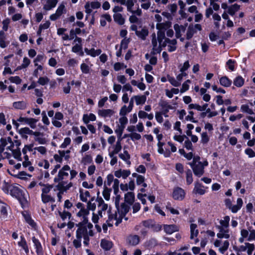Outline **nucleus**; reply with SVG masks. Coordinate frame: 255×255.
I'll return each instance as SVG.
<instances>
[{"label": "nucleus", "instance_id": "nucleus-11", "mask_svg": "<svg viewBox=\"0 0 255 255\" xmlns=\"http://www.w3.org/2000/svg\"><path fill=\"white\" fill-rule=\"evenodd\" d=\"M164 148L163 147V152H158L160 154H162L166 157H168L171 155L172 152H175L177 150V148L173 143L171 141H168L166 144L164 143Z\"/></svg>", "mask_w": 255, "mask_h": 255}, {"label": "nucleus", "instance_id": "nucleus-2", "mask_svg": "<svg viewBox=\"0 0 255 255\" xmlns=\"http://www.w3.org/2000/svg\"><path fill=\"white\" fill-rule=\"evenodd\" d=\"M22 151L25 154L22 165L24 167L26 168L31 164V162L29 160L28 156L26 154L27 151L30 153L32 157L38 158L46 155L47 149L43 146H35L34 143H30L25 145Z\"/></svg>", "mask_w": 255, "mask_h": 255}, {"label": "nucleus", "instance_id": "nucleus-5", "mask_svg": "<svg viewBox=\"0 0 255 255\" xmlns=\"http://www.w3.org/2000/svg\"><path fill=\"white\" fill-rule=\"evenodd\" d=\"M189 164L195 175L200 177L204 174V168L208 165V162L206 159L201 161L200 157L197 156L193 157L192 161Z\"/></svg>", "mask_w": 255, "mask_h": 255}, {"label": "nucleus", "instance_id": "nucleus-15", "mask_svg": "<svg viewBox=\"0 0 255 255\" xmlns=\"http://www.w3.org/2000/svg\"><path fill=\"white\" fill-rule=\"evenodd\" d=\"M255 249V246L254 244L246 242L244 245L239 246L238 251L240 252H247L248 255H252Z\"/></svg>", "mask_w": 255, "mask_h": 255}, {"label": "nucleus", "instance_id": "nucleus-17", "mask_svg": "<svg viewBox=\"0 0 255 255\" xmlns=\"http://www.w3.org/2000/svg\"><path fill=\"white\" fill-rule=\"evenodd\" d=\"M34 140L40 144H45L48 142L45 134L39 131H34L33 135Z\"/></svg>", "mask_w": 255, "mask_h": 255}, {"label": "nucleus", "instance_id": "nucleus-42", "mask_svg": "<svg viewBox=\"0 0 255 255\" xmlns=\"http://www.w3.org/2000/svg\"><path fill=\"white\" fill-rule=\"evenodd\" d=\"M12 146L11 148H13ZM10 151L11 152V156L14 159H17L18 161H21V152L20 149L18 147H16L15 148H9Z\"/></svg>", "mask_w": 255, "mask_h": 255}, {"label": "nucleus", "instance_id": "nucleus-3", "mask_svg": "<svg viewBox=\"0 0 255 255\" xmlns=\"http://www.w3.org/2000/svg\"><path fill=\"white\" fill-rule=\"evenodd\" d=\"M129 211V206L122 203L120 209L115 213H110L109 215L107 223L108 227H113L114 225L118 226L122 221L123 219Z\"/></svg>", "mask_w": 255, "mask_h": 255}, {"label": "nucleus", "instance_id": "nucleus-4", "mask_svg": "<svg viewBox=\"0 0 255 255\" xmlns=\"http://www.w3.org/2000/svg\"><path fill=\"white\" fill-rule=\"evenodd\" d=\"M151 42L153 46V50L156 53L160 52L162 50V47H164L167 45L168 50L169 52L174 51L176 49L177 41L175 39L170 40L166 38L162 42H157L155 34L153 33L152 34Z\"/></svg>", "mask_w": 255, "mask_h": 255}, {"label": "nucleus", "instance_id": "nucleus-12", "mask_svg": "<svg viewBox=\"0 0 255 255\" xmlns=\"http://www.w3.org/2000/svg\"><path fill=\"white\" fill-rule=\"evenodd\" d=\"M127 6L128 11L132 14H136L137 16H141L142 14L141 9L137 6H134V2L133 0H129L125 5Z\"/></svg>", "mask_w": 255, "mask_h": 255}, {"label": "nucleus", "instance_id": "nucleus-8", "mask_svg": "<svg viewBox=\"0 0 255 255\" xmlns=\"http://www.w3.org/2000/svg\"><path fill=\"white\" fill-rule=\"evenodd\" d=\"M8 193L12 196L17 199L22 206L24 205L26 203V200L24 197L22 191L18 187L9 185L8 187Z\"/></svg>", "mask_w": 255, "mask_h": 255}, {"label": "nucleus", "instance_id": "nucleus-34", "mask_svg": "<svg viewBox=\"0 0 255 255\" xmlns=\"http://www.w3.org/2000/svg\"><path fill=\"white\" fill-rule=\"evenodd\" d=\"M90 193L88 191L83 189L79 190V197L82 202H87L88 199L90 198Z\"/></svg>", "mask_w": 255, "mask_h": 255}, {"label": "nucleus", "instance_id": "nucleus-27", "mask_svg": "<svg viewBox=\"0 0 255 255\" xmlns=\"http://www.w3.org/2000/svg\"><path fill=\"white\" fill-rule=\"evenodd\" d=\"M9 44V42L7 40L5 32L3 31H0V47L5 48Z\"/></svg>", "mask_w": 255, "mask_h": 255}, {"label": "nucleus", "instance_id": "nucleus-43", "mask_svg": "<svg viewBox=\"0 0 255 255\" xmlns=\"http://www.w3.org/2000/svg\"><path fill=\"white\" fill-rule=\"evenodd\" d=\"M219 230V233L217 234V236L218 238H225L229 239L230 237L229 234V230L224 228H218Z\"/></svg>", "mask_w": 255, "mask_h": 255}, {"label": "nucleus", "instance_id": "nucleus-59", "mask_svg": "<svg viewBox=\"0 0 255 255\" xmlns=\"http://www.w3.org/2000/svg\"><path fill=\"white\" fill-rule=\"evenodd\" d=\"M125 128L120 126H117L116 129L115 130V132L116 133L118 137V139L122 140V134L123 133L124 129Z\"/></svg>", "mask_w": 255, "mask_h": 255}, {"label": "nucleus", "instance_id": "nucleus-18", "mask_svg": "<svg viewBox=\"0 0 255 255\" xmlns=\"http://www.w3.org/2000/svg\"><path fill=\"white\" fill-rule=\"evenodd\" d=\"M146 99L145 95H138L132 96L129 102L133 104L134 101L136 106L143 105L145 103Z\"/></svg>", "mask_w": 255, "mask_h": 255}, {"label": "nucleus", "instance_id": "nucleus-41", "mask_svg": "<svg viewBox=\"0 0 255 255\" xmlns=\"http://www.w3.org/2000/svg\"><path fill=\"white\" fill-rule=\"evenodd\" d=\"M174 28L175 30L176 36L177 38H179L181 36L182 33L185 32L186 26L180 25L178 24H175L174 25Z\"/></svg>", "mask_w": 255, "mask_h": 255}, {"label": "nucleus", "instance_id": "nucleus-35", "mask_svg": "<svg viewBox=\"0 0 255 255\" xmlns=\"http://www.w3.org/2000/svg\"><path fill=\"white\" fill-rule=\"evenodd\" d=\"M39 185L41 186V195L49 194L53 188V186L48 184H44L40 182Z\"/></svg>", "mask_w": 255, "mask_h": 255}, {"label": "nucleus", "instance_id": "nucleus-44", "mask_svg": "<svg viewBox=\"0 0 255 255\" xmlns=\"http://www.w3.org/2000/svg\"><path fill=\"white\" fill-rule=\"evenodd\" d=\"M230 221V218L229 216H225L223 219L220 221L219 223L220 226L218 227V228H224L229 229Z\"/></svg>", "mask_w": 255, "mask_h": 255}, {"label": "nucleus", "instance_id": "nucleus-28", "mask_svg": "<svg viewBox=\"0 0 255 255\" xmlns=\"http://www.w3.org/2000/svg\"><path fill=\"white\" fill-rule=\"evenodd\" d=\"M100 246L104 250L109 251L112 248L113 244L112 241L103 239L101 241Z\"/></svg>", "mask_w": 255, "mask_h": 255}, {"label": "nucleus", "instance_id": "nucleus-30", "mask_svg": "<svg viewBox=\"0 0 255 255\" xmlns=\"http://www.w3.org/2000/svg\"><path fill=\"white\" fill-rule=\"evenodd\" d=\"M133 108V104L132 103V102H129L128 106L124 105L121 108L120 111V115L126 116L127 114L132 111Z\"/></svg>", "mask_w": 255, "mask_h": 255}, {"label": "nucleus", "instance_id": "nucleus-40", "mask_svg": "<svg viewBox=\"0 0 255 255\" xmlns=\"http://www.w3.org/2000/svg\"><path fill=\"white\" fill-rule=\"evenodd\" d=\"M119 156L121 159L124 160L128 166L130 165V156L127 150H124L123 153H120Z\"/></svg>", "mask_w": 255, "mask_h": 255}, {"label": "nucleus", "instance_id": "nucleus-48", "mask_svg": "<svg viewBox=\"0 0 255 255\" xmlns=\"http://www.w3.org/2000/svg\"><path fill=\"white\" fill-rule=\"evenodd\" d=\"M96 120V116L92 113L89 115L84 114L83 116V121L85 124H88L90 121H95Z\"/></svg>", "mask_w": 255, "mask_h": 255}, {"label": "nucleus", "instance_id": "nucleus-20", "mask_svg": "<svg viewBox=\"0 0 255 255\" xmlns=\"http://www.w3.org/2000/svg\"><path fill=\"white\" fill-rule=\"evenodd\" d=\"M101 6V3L98 1L87 2L85 5V12L90 14L93 9H98Z\"/></svg>", "mask_w": 255, "mask_h": 255}, {"label": "nucleus", "instance_id": "nucleus-23", "mask_svg": "<svg viewBox=\"0 0 255 255\" xmlns=\"http://www.w3.org/2000/svg\"><path fill=\"white\" fill-rule=\"evenodd\" d=\"M86 63H82L80 65V69L83 74H87L90 73L91 67L92 64H91L89 58H87L85 60Z\"/></svg>", "mask_w": 255, "mask_h": 255}, {"label": "nucleus", "instance_id": "nucleus-13", "mask_svg": "<svg viewBox=\"0 0 255 255\" xmlns=\"http://www.w3.org/2000/svg\"><path fill=\"white\" fill-rule=\"evenodd\" d=\"M226 204L232 212L236 213L241 209L243 205V201L241 198H239L237 200V204L233 205L230 199H227Z\"/></svg>", "mask_w": 255, "mask_h": 255}, {"label": "nucleus", "instance_id": "nucleus-51", "mask_svg": "<svg viewBox=\"0 0 255 255\" xmlns=\"http://www.w3.org/2000/svg\"><path fill=\"white\" fill-rule=\"evenodd\" d=\"M199 233L197 229V226L195 224H191L190 225V239H193L194 237H196Z\"/></svg>", "mask_w": 255, "mask_h": 255}, {"label": "nucleus", "instance_id": "nucleus-24", "mask_svg": "<svg viewBox=\"0 0 255 255\" xmlns=\"http://www.w3.org/2000/svg\"><path fill=\"white\" fill-rule=\"evenodd\" d=\"M57 0H44L43 1V9L50 10L55 7L57 3Z\"/></svg>", "mask_w": 255, "mask_h": 255}, {"label": "nucleus", "instance_id": "nucleus-50", "mask_svg": "<svg viewBox=\"0 0 255 255\" xmlns=\"http://www.w3.org/2000/svg\"><path fill=\"white\" fill-rule=\"evenodd\" d=\"M112 18L110 14L107 13L103 14L100 18V24L102 26H105L107 22H110Z\"/></svg>", "mask_w": 255, "mask_h": 255}, {"label": "nucleus", "instance_id": "nucleus-26", "mask_svg": "<svg viewBox=\"0 0 255 255\" xmlns=\"http://www.w3.org/2000/svg\"><path fill=\"white\" fill-rule=\"evenodd\" d=\"M159 106L161 108V112H160L163 114L164 117H167V113L169 112V110L172 109V107L165 101L160 103Z\"/></svg>", "mask_w": 255, "mask_h": 255}, {"label": "nucleus", "instance_id": "nucleus-38", "mask_svg": "<svg viewBox=\"0 0 255 255\" xmlns=\"http://www.w3.org/2000/svg\"><path fill=\"white\" fill-rule=\"evenodd\" d=\"M84 50L87 55L93 57L100 55L102 53V50L100 49H95L94 48H91L89 49L85 48Z\"/></svg>", "mask_w": 255, "mask_h": 255}, {"label": "nucleus", "instance_id": "nucleus-49", "mask_svg": "<svg viewBox=\"0 0 255 255\" xmlns=\"http://www.w3.org/2000/svg\"><path fill=\"white\" fill-rule=\"evenodd\" d=\"M220 84L225 87H230L232 83L231 80L229 79L227 76H223L219 79Z\"/></svg>", "mask_w": 255, "mask_h": 255}, {"label": "nucleus", "instance_id": "nucleus-46", "mask_svg": "<svg viewBox=\"0 0 255 255\" xmlns=\"http://www.w3.org/2000/svg\"><path fill=\"white\" fill-rule=\"evenodd\" d=\"M122 140L118 139L115 145L113 146V150L112 151H109V153H112V156L113 154H118L122 148V144H121Z\"/></svg>", "mask_w": 255, "mask_h": 255}, {"label": "nucleus", "instance_id": "nucleus-36", "mask_svg": "<svg viewBox=\"0 0 255 255\" xmlns=\"http://www.w3.org/2000/svg\"><path fill=\"white\" fill-rule=\"evenodd\" d=\"M96 201L98 203V207L99 208L98 212H100L102 214V212L105 211L107 210L108 206L107 204H106L103 200V199L100 198H97L96 199Z\"/></svg>", "mask_w": 255, "mask_h": 255}, {"label": "nucleus", "instance_id": "nucleus-56", "mask_svg": "<svg viewBox=\"0 0 255 255\" xmlns=\"http://www.w3.org/2000/svg\"><path fill=\"white\" fill-rule=\"evenodd\" d=\"M245 83L244 79L241 76H238L234 80V85L237 87H241Z\"/></svg>", "mask_w": 255, "mask_h": 255}, {"label": "nucleus", "instance_id": "nucleus-21", "mask_svg": "<svg viewBox=\"0 0 255 255\" xmlns=\"http://www.w3.org/2000/svg\"><path fill=\"white\" fill-rule=\"evenodd\" d=\"M208 189L207 187H205L201 183L196 182L195 183V187L193 192L195 194H198L201 195H204L206 192V190Z\"/></svg>", "mask_w": 255, "mask_h": 255}, {"label": "nucleus", "instance_id": "nucleus-29", "mask_svg": "<svg viewBox=\"0 0 255 255\" xmlns=\"http://www.w3.org/2000/svg\"><path fill=\"white\" fill-rule=\"evenodd\" d=\"M130 174L129 170L119 169L115 172L114 175L117 178L122 177L123 179L127 178Z\"/></svg>", "mask_w": 255, "mask_h": 255}, {"label": "nucleus", "instance_id": "nucleus-64", "mask_svg": "<svg viewBox=\"0 0 255 255\" xmlns=\"http://www.w3.org/2000/svg\"><path fill=\"white\" fill-rule=\"evenodd\" d=\"M59 214L61 218L63 221L67 219H70L71 217V213L65 210H64L62 212H59Z\"/></svg>", "mask_w": 255, "mask_h": 255}, {"label": "nucleus", "instance_id": "nucleus-63", "mask_svg": "<svg viewBox=\"0 0 255 255\" xmlns=\"http://www.w3.org/2000/svg\"><path fill=\"white\" fill-rule=\"evenodd\" d=\"M136 182L137 185H141L144 188L147 187V184L145 183V178L142 175L137 176Z\"/></svg>", "mask_w": 255, "mask_h": 255}, {"label": "nucleus", "instance_id": "nucleus-37", "mask_svg": "<svg viewBox=\"0 0 255 255\" xmlns=\"http://www.w3.org/2000/svg\"><path fill=\"white\" fill-rule=\"evenodd\" d=\"M34 131L30 129L29 128L25 127L21 128L19 130V133L21 136L24 138H27V135H33Z\"/></svg>", "mask_w": 255, "mask_h": 255}, {"label": "nucleus", "instance_id": "nucleus-62", "mask_svg": "<svg viewBox=\"0 0 255 255\" xmlns=\"http://www.w3.org/2000/svg\"><path fill=\"white\" fill-rule=\"evenodd\" d=\"M239 9L240 5L237 4H234L228 8V12L229 14L233 16Z\"/></svg>", "mask_w": 255, "mask_h": 255}, {"label": "nucleus", "instance_id": "nucleus-16", "mask_svg": "<svg viewBox=\"0 0 255 255\" xmlns=\"http://www.w3.org/2000/svg\"><path fill=\"white\" fill-rule=\"evenodd\" d=\"M185 196V191L180 187H176L173 189L172 197L174 200L181 201Z\"/></svg>", "mask_w": 255, "mask_h": 255}, {"label": "nucleus", "instance_id": "nucleus-54", "mask_svg": "<svg viewBox=\"0 0 255 255\" xmlns=\"http://www.w3.org/2000/svg\"><path fill=\"white\" fill-rule=\"evenodd\" d=\"M20 241L18 242V245L21 247L26 253L29 252V249L26 241L23 236L20 237Z\"/></svg>", "mask_w": 255, "mask_h": 255}, {"label": "nucleus", "instance_id": "nucleus-45", "mask_svg": "<svg viewBox=\"0 0 255 255\" xmlns=\"http://www.w3.org/2000/svg\"><path fill=\"white\" fill-rule=\"evenodd\" d=\"M27 106V103L24 101L14 102L12 104L13 108L16 110H24Z\"/></svg>", "mask_w": 255, "mask_h": 255}, {"label": "nucleus", "instance_id": "nucleus-58", "mask_svg": "<svg viewBox=\"0 0 255 255\" xmlns=\"http://www.w3.org/2000/svg\"><path fill=\"white\" fill-rule=\"evenodd\" d=\"M41 200L43 203H53L55 202L54 198L49 194L41 195Z\"/></svg>", "mask_w": 255, "mask_h": 255}, {"label": "nucleus", "instance_id": "nucleus-55", "mask_svg": "<svg viewBox=\"0 0 255 255\" xmlns=\"http://www.w3.org/2000/svg\"><path fill=\"white\" fill-rule=\"evenodd\" d=\"M148 31L147 29L145 28H141L136 31V35L140 38L144 39L146 36L148 35Z\"/></svg>", "mask_w": 255, "mask_h": 255}, {"label": "nucleus", "instance_id": "nucleus-6", "mask_svg": "<svg viewBox=\"0 0 255 255\" xmlns=\"http://www.w3.org/2000/svg\"><path fill=\"white\" fill-rule=\"evenodd\" d=\"M77 226L78 228L76 233V237L82 238L83 236L87 234H89L91 237L93 236L94 233L92 230L93 226L91 223L81 222L77 224Z\"/></svg>", "mask_w": 255, "mask_h": 255}, {"label": "nucleus", "instance_id": "nucleus-52", "mask_svg": "<svg viewBox=\"0 0 255 255\" xmlns=\"http://www.w3.org/2000/svg\"><path fill=\"white\" fill-rule=\"evenodd\" d=\"M156 138L158 140L157 143V151L158 152H161L163 153V146L164 145V143L161 141V140L163 138V135L161 133H159L158 134L156 135Z\"/></svg>", "mask_w": 255, "mask_h": 255}, {"label": "nucleus", "instance_id": "nucleus-57", "mask_svg": "<svg viewBox=\"0 0 255 255\" xmlns=\"http://www.w3.org/2000/svg\"><path fill=\"white\" fill-rule=\"evenodd\" d=\"M113 17L115 21L118 24L122 25L125 23V19L121 14L119 13H115Z\"/></svg>", "mask_w": 255, "mask_h": 255}, {"label": "nucleus", "instance_id": "nucleus-53", "mask_svg": "<svg viewBox=\"0 0 255 255\" xmlns=\"http://www.w3.org/2000/svg\"><path fill=\"white\" fill-rule=\"evenodd\" d=\"M24 218V219L26 222L29 225L30 227L34 229H36V224L35 223L33 220L32 219L31 216L28 214H23V215Z\"/></svg>", "mask_w": 255, "mask_h": 255}, {"label": "nucleus", "instance_id": "nucleus-19", "mask_svg": "<svg viewBox=\"0 0 255 255\" xmlns=\"http://www.w3.org/2000/svg\"><path fill=\"white\" fill-rule=\"evenodd\" d=\"M65 7L64 4H61L58 7L55 13L51 14L50 16V20L52 21H55L58 19L63 13L65 11Z\"/></svg>", "mask_w": 255, "mask_h": 255}, {"label": "nucleus", "instance_id": "nucleus-31", "mask_svg": "<svg viewBox=\"0 0 255 255\" xmlns=\"http://www.w3.org/2000/svg\"><path fill=\"white\" fill-rule=\"evenodd\" d=\"M164 232L168 234H171L179 231V227L175 225H164L163 226Z\"/></svg>", "mask_w": 255, "mask_h": 255}, {"label": "nucleus", "instance_id": "nucleus-10", "mask_svg": "<svg viewBox=\"0 0 255 255\" xmlns=\"http://www.w3.org/2000/svg\"><path fill=\"white\" fill-rule=\"evenodd\" d=\"M21 166L20 163H17L15 164L13 167H9L7 169V172L10 174L11 175L15 177L16 178L21 179H25L26 178V177L28 176V174H27L24 171L19 172L17 174H15V170H19Z\"/></svg>", "mask_w": 255, "mask_h": 255}, {"label": "nucleus", "instance_id": "nucleus-60", "mask_svg": "<svg viewBox=\"0 0 255 255\" xmlns=\"http://www.w3.org/2000/svg\"><path fill=\"white\" fill-rule=\"evenodd\" d=\"M249 236V231L246 229H242L241 231V237L239 239V241L243 243L245 239H247Z\"/></svg>", "mask_w": 255, "mask_h": 255}, {"label": "nucleus", "instance_id": "nucleus-61", "mask_svg": "<svg viewBox=\"0 0 255 255\" xmlns=\"http://www.w3.org/2000/svg\"><path fill=\"white\" fill-rule=\"evenodd\" d=\"M190 65L188 60L186 61L183 64L179 66V71L180 72L186 73V71L189 68Z\"/></svg>", "mask_w": 255, "mask_h": 255}, {"label": "nucleus", "instance_id": "nucleus-25", "mask_svg": "<svg viewBox=\"0 0 255 255\" xmlns=\"http://www.w3.org/2000/svg\"><path fill=\"white\" fill-rule=\"evenodd\" d=\"M114 114L115 111L112 109H101L98 111L99 116L104 118H110Z\"/></svg>", "mask_w": 255, "mask_h": 255}, {"label": "nucleus", "instance_id": "nucleus-32", "mask_svg": "<svg viewBox=\"0 0 255 255\" xmlns=\"http://www.w3.org/2000/svg\"><path fill=\"white\" fill-rule=\"evenodd\" d=\"M127 241L130 245L134 246L139 244L140 239L138 236L131 235L128 237Z\"/></svg>", "mask_w": 255, "mask_h": 255}, {"label": "nucleus", "instance_id": "nucleus-14", "mask_svg": "<svg viewBox=\"0 0 255 255\" xmlns=\"http://www.w3.org/2000/svg\"><path fill=\"white\" fill-rule=\"evenodd\" d=\"M112 183H113L112 188L114 193L115 194H117L119 191V180L118 179H114L112 174H109L107 177V185L110 186Z\"/></svg>", "mask_w": 255, "mask_h": 255}, {"label": "nucleus", "instance_id": "nucleus-1", "mask_svg": "<svg viewBox=\"0 0 255 255\" xmlns=\"http://www.w3.org/2000/svg\"><path fill=\"white\" fill-rule=\"evenodd\" d=\"M69 172L70 180L74 178L78 174L76 170H71L70 167L68 165H65L59 169L57 176L54 179L55 182H59L57 188L60 192L66 191L73 186V183L71 182L67 183L63 181L64 180L68 178Z\"/></svg>", "mask_w": 255, "mask_h": 255}, {"label": "nucleus", "instance_id": "nucleus-7", "mask_svg": "<svg viewBox=\"0 0 255 255\" xmlns=\"http://www.w3.org/2000/svg\"><path fill=\"white\" fill-rule=\"evenodd\" d=\"M171 27V22L167 21L162 23H157L156 25V28L158 30L157 32V42H162L165 38V33L168 29Z\"/></svg>", "mask_w": 255, "mask_h": 255}, {"label": "nucleus", "instance_id": "nucleus-33", "mask_svg": "<svg viewBox=\"0 0 255 255\" xmlns=\"http://www.w3.org/2000/svg\"><path fill=\"white\" fill-rule=\"evenodd\" d=\"M189 245H184L176 250V255H192L190 252L187 251L189 249Z\"/></svg>", "mask_w": 255, "mask_h": 255}, {"label": "nucleus", "instance_id": "nucleus-22", "mask_svg": "<svg viewBox=\"0 0 255 255\" xmlns=\"http://www.w3.org/2000/svg\"><path fill=\"white\" fill-rule=\"evenodd\" d=\"M135 199L134 193L132 191L128 192L125 194L124 201L126 205L130 206L133 204Z\"/></svg>", "mask_w": 255, "mask_h": 255}, {"label": "nucleus", "instance_id": "nucleus-9", "mask_svg": "<svg viewBox=\"0 0 255 255\" xmlns=\"http://www.w3.org/2000/svg\"><path fill=\"white\" fill-rule=\"evenodd\" d=\"M76 207L79 209V211L77 214V217L82 218L83 221L82 222H84V223L88 222V216L90 214L88 209L86 208L85 205L80 202L76 204Z\"/></svg>", "mask_w": 255, "mask_h": 255}, {"label": "nucleus", "instance_id": "nucleus-39", "mask_svg": "<svg viewBox=\"0 0 255 255\" xmlns=\"http://www.w3.org/2000/svg\"><path fill=\"white\" fill-rule=\"evenodd\" d=\"M93 162V158L90 154L85 153L81 158L80 162L84 165L90 164Z\"/></svg>", "mask_w": 255, "mask_h": 255}, {"label": "nucleus", "instance_id": "nucleus-47", "mask_svg": "<svg viewBox=\"0 0 255 255\" xmlns=\"http://www.w3.org/2000/svg\"><path fill=\"white\" fill-rule=\"evenodd\" d=\"M32 241L34 244L36 253L38 254L42 253V247L39 240L36 239L35 237H33L32 238Z\"/></svg>", "mask_w": 255, "mask_h": 255}]
</instances>
